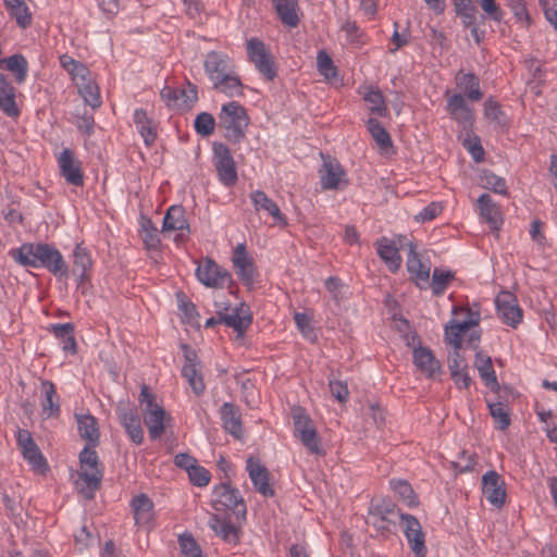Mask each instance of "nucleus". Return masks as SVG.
<instances>
[{
	"mask_svg": "<svg viewBox=\"0 0 557 557\" xmlns=\"http://www.w3.org/2000/svg\"><path fill=\"white\" fill-rule=\"evenodd\" d=\"M9 255L21 265L45 268L57 277L69 276V267L63 256L52 245L25 243L16 249H11Z\"/></svg>",
	"mask_w": 557,
	"mask_h": 557,
	"instance_id": "f257e3e1",
	"label": "nucleus"
},
{
	"mask_svg": "<svg viewBox=\"0 0 557 557\" xmlns=\"http://www.w3.org/2000/svg\"><path fill=\"white\" fill-rule=\"evenodd\" d=\"M139 405L149 437L152 441L160 438L165 431L166 424L171 421V416L157 401L156 395L147 385H143L140 388Z\"/></svg>",
	"mask_w": 557,
	"mask_h": 557,
	"instance_id": "f03ea898",
	"label": "nucleus"
},
{
	"mask_svg": "<svg viewBox=\"0 0 557 557\" xmlns=\"http://www.w3.org/2000/svg\"><path fill=\"white\" fill-rule=\"evenodd\" d=\"M213 513L233 515L235 520H245L247 509L239 491L228 483H221L213 487L211 495Z\"/></svg>",
	"mask_w": 557,
	"mask_h": 557,
	"instance_id": "7ed1b4c3",
	"label": "nucleus"
},
{
	"mask_svg": "<svg viewBox=\"0 0 557 557\" xmlns=\"http://www.w3.org/2000/svg\"><path fill=\"white\" fill-rule=\"evenodd\" d=\"M249 116L246 109L237 101L222 106L219 114V126L224 131L226 139L239 143L246 134Z\"/></svg>",
	"mask_w": 557,
	"mask_h": 557,
	"instance_id": "20e7f679",
	"label": "nucleus"
},
{
	"mask_svg": "<svg viewBox=\"0 0 557 557\" xmlns=\"http://www.w3.org/2000/svg\"><path fill=\"white\" fill-rule=\"evenodd\" d=\"M454 314H461V320L453 319L445 326V339L448 344L453 345L455 350L460 349L462 344V334L470 327L476 325L480 321V313L472 311L469 308H457L453 309Z\"/></svg>",
	"mask_w": 557,
	"mask_h": 557,
	"instance_id": "39448f33",
	"label": "nucleus"
},
{
	"mask_svg": "<svg viewBox=\"0 0 557 557\" xmlns=\"http://www.w3.org/2000/svg\"><path fill=\"white\" fill-rule=\"evenodd\" d=\"M81 474L79 478L86 487H82L83 493L88 491L91 497L92 493L99 487L102 479V470L99 467V459L96 450L86 446L79 454Z\"/></svg>",
	"mask_w": 557,
	"mask_h": 557,
	"instance_id": "423d86ee",
	"label": "nucleus"
},
{
	"mask_svg": "<svg viewBox=\"0 0 557 557\" xmlns=\"http://www.w3.org/2000/svg\"><path fill=\"white\" fill-rule=\"evenodd\" d=\"M213 166L219 181L226 187H232L238 180L235 160L228 147L222 143L213 144Z\"/></svg>",
	"mask_w": 557,
	"mask_h": 557,
	"instance_id": "0eeeda50",
	"label": "nucleus"
},
{
	"mask_svg": "<svg viewBox=\"0 0 557 557\" xmlns=\"http://www.w3.org/2000/svg\"><path fill=\"white\" fill-rule=\"evenodd\" d=\"M246 48L249 61L267 81H272L276 76V69L269 48L258 38L248 39Z\"/></svg>",
	"mask_w": 557,
	"mask_h": 557,
	"instance_id": "6e6552de",
	"label": "nucleus"
},
{
	"mask_svg": "<svg viewBox=\"0 0 557 557\" xmlns=\"http://www.w3.org/2000/svg\"><path fill=\"white\" fill-rule=\"evenodd\" d=\"M16 443L23 458L34 472L44 474L48 471V462L29 431L18 429L16 432Z\"/></svg>",
	"mask_w": 557,
	"mask_h": 557,
	"instance_id": "1a4fd4ad",
	"label": "nucleus"
},
{
	"mask_svg": "<svg viewBox=\"0 0 557 557\" xmlns=\"http://www.w3.org/2000/svg\"><path fill=\"white\" fill-rule=\"evenodd\" d=\"M59 174L72 186L81 187L84 185V171L82 161L76 157L71 148H63L57 156Z\"/></svg>",
	"mask_w": 557,
	"mask_h": 557,
	"instance_id": "9d476101",
	"label": "nucleus"
},
{
	"mask_svg": "<svg viewBox=\"0 0 557 557\" xmlns=\"http://www.w3.org/2000/svg\"><path fill=\"white\" fill-rule=\"evenodd\" d=\"M160 97L169 109L186 111L198 100V91L197 87L190 83H188L187 88H175L165 85L160 91Z\"/></svg>",
	"mask_w": 557,
	"mask_h": 557,
	"instance_id": "9b49d317",
	"label": "nucleus"
},
{
	"mask_svg": "<svg viewBox=\"0 0 557 557\" xmlns=\"http://www.w3.org/2000/svg\"><path fill=\"white\" fill-rule=\"evenodd\" d=\"M162 232L164 234L175 232L174 240L177 244L185 243L190 234V226L186 211L182 206H171L163 218Z\"/></svg>",
	"mask_w": 557,
	"mask_h": 557,
	"instance_id": "f8f14e48",
	"label": "nucleus"
},
{
	"mask_svg": "<svg viewBox=\"0 0 557 557\" xmlns=\"http://www.w3.org/2000/svg\"><path fill=\"white\" fill-rule=\"evenodd\" d=\"M407 246L406 267L410 278L420 289H426L430 285L431 262L419 257L417 246L412 242H409Z\"/></svg>",
	"mask_w": 557,
	"mask_h": 557,
	"instance_id": "ddd939ff",
	"label": "nucleus"
},
{
	"mask_svg": "<svg viewBox=\"0 0 557 557\" xmlns=\"http://www.w3.org/2000/svg\"><path fill=\"white\" fill-rule=\"evenodd\" d=\"M196 277L201 284L212 288H222L231 282V274L210 258L199 262Z\"/></svg>",
	"mask_w": 557,
	"mask_h": 557,
	"instance_id": "4468645a",
	"label": "nucleus"
},
{
	"mask_svg": "<svg viewBox=\"0 0 557 557\" xmlns=\"http://www.w3.org/2000/svg\"><path fill=\"white\" fill-rule=\"evenodd\" d=\"M403 531L407 542L416 557H425V534L419 520L409 513H399Z\"/></svg>",
	"mask_w": 557,
	"mask_h": 557,
	"instance_id": "2eb2a0df",
	"label": "nucleus"
},
{
	"mask_svg": "<svg viewBox=\"0 0 557 557\" xmlns=\"http://www.w3.org/2000/svg\"><path fill=\"white\" fill-rule=\"evenodd\" d=\"M182 349L184 351L182 375L186 379L193 392L196 395H201L206 389V385L201 374L200 360L196 351L187 345H182Z\"/></svg>",
	"mask_w": 557,
	"mask_h": 557,
	"instance_id": "dca6fc26",
	"label": "nucleus"
},
{
	"mask_svg": "<svg viewBox=\"0 0 557 557\" xmlns=\"http://www.w3.org/2000/svg\"><path fill=\"white\" fill-rule=\"evenodd\" d=\"M445 95L447 97L446 110L450 119L465 129L471 127L474 121V113L468 106L462 94L449 95V92L446 91Z\"/></svg>",
	"mask_w": 557,
	"mask_h": 557,
	"instance_id": "f3484780",
	"label": "nucleus"
},
{
	"mask_svg": "<svg viewBox=\"0 0 557 557\" xmlns=\"http://www.w3.org/2000/svg\"><path fill=\"white\" fill-rule=\"evenodd\" d=\"M497 314L504 323L517 327L522 321V310L517 304L516 297L509 292L500 293L495 300Z\"/></svg>",
	"mask_w": 557,
	"mask_h": 557,
	"instance_id": "a211bd4d",
	"label": "nucleus"
},
{
	"mask_svg": "<svg viewBox=\"0 0 557 557\" xmlns=\"http://www.w3.org/2000/svg\"><path fill=\"white\" fill-rule=\"evenodd\" d=\"M203 67L208 78L212 83L234 71L236 65L234 60L226 53L210 51L206 55Z\"/></svg>",
	"mask_w": 557,
	"mask_h": 557,
	"instance_id": "6ab92c4d",
	"label": "nucleus"
},
{
	"mask_svg": "<svg viewBox=\"0 0 557 557\" xmlns=\"http://www.w3.org/2000/svg\"><path fill=\"white\" fill-rule=\"evenodd\" d=\"M482 492L485 498L496 508L503 507L506 500L505 482L494 470L487 471L482 478Z\"/></svg>",
	"mask_w": 557,
	"mask_h": 557,
	"instance_id": "aec40b11",
	"label": "nucleus"
},
{
	"mask_svg": "<svg viewBox=\"0 0 557 557\" xmlns=\"http://www.w3.org/2000/svg\"><path fill=\"white\" fill-rule=\"evenodd\" d=\"M219 321H223L226 326L232 327L237 333L238 337H243L252 322V315L249 309L240 304L231 311L227 309L219 311Z\"/></svg>",
	"mask_w": 557,
	"mask_h": 557,
	"instance_id": "412c9836",
	"label": "nucleus"
},
{
	"mask_svg": "<svg viewBox=\"0 0 557 557\" xmlns=\"http://www.w3.org/2000/svg\"><path fill=\"white\" fill-rule=\"evenodd\" d=\"M233 519H235L233 515L211 513L208 524L214 534L224 542L236 544L239 540V531Z\"/></svg>",
	"mask_w": 557,
	"mask_h": 557,
	"instance_id": "4be33fe9",
	"label": "nucleus"
},
{
	"mask_svg": "<svg viewBox=\"0 0 557 557\" xmlns=\"http://www.w3.org/2000/svg\"><path fill=\"white\" fill-rule=\"evenodd\" d=\"M246 470L256 490L265 497L274 495V490L269 482V471L260 460L250 457L246 461Z\"/></svg>",
	"mask_w": 557,
	"mask_h": 557,
	"instance_id": "5701e85b",
	"label": "nucleus"
},
{
	"mask_svg": "<svg viewBox=\"0 0 557 557\" xmlns=\"http://www.w3.org/2000/svg\"><path fill=\"white\" fill-rule=\"evenodd\" d=\"M232 262L238 277L246 285H251L255 281L256 269L251 257L247 252L245 244H238L235 247Z\"/></svg>",
	"mask_w": 557,
	"mask_h": 557,
	"instance_id": "b1692460",
	"label": "nucleus"
},
{
	"mask_svg": "<svg viewBox=\"0 0 557 557\" xmlns=\"http://www.w3.org/2000/svg\"><path fill=\"white\" fill-rule=\"evenodd\" d=\"M399 516L396 512V507L391 502H383L382 504L375 505L369 511L368 521L376 530L382 532H389L391 525H395L393 517Z\"/></svg>",
	"mask_w": 557,
	"mask_h": 557,
	"instance_id": "393cba45",
	"label": "nucleus"
},
{
	"mask_svg": "<svg viewBox=\"0 0 557 557\" xmlns=\"http://www.w3.org/2000/svg\"><path fill=\"white\" fill-rule=\"evenodd\" d=\"M117 413L128 437L136 445H140L144 441V430L137 410L134 407L120 406Z\"/></svg>",
	"mask_w": 557,
	"mask_h": 557,
	"instance_id": "a878e982",
	"label": "nucleus"
},
{
	"mask_svg": "<svg viewBox=\"0 0 557 557\" xmlns=\"http://www.w3.org/2000/svg\"><path fill=\"white\" fill-rule=\"evenodd\" d=\"M358 91L362 96V99L367 103L371 113L380 117L387 116L388 108L385 98L377 86L363 85L359 87Z\"/></svg>",
	"mask_w": 557,
	"mask_h": 557,
	"instance_id": "bb28decb",
	"label": "nucleus"
},
{
	"mask_svg": "<svg viewBox=\"0 0 557 557\" xmlns=\"http://www.w3.org/2000/svg\"><path fill=\"white\" fill-rule=\"evenodd\" d=\"M476 203L480 216L490 225L491 230H499L503 224V214L499 206L493 201L488 194H482Z\"/></svg>",
	"mask_w": 557,
	"mask_h": 557,
	"instance_id": "cd10ccee",
	"label": "nucleus"
},
{
	"mask_svg": "<svg viewBox=\"0 0 557 557\" xmlns=\"http://www.w3.org/2000/svg\"><path fill=\"white\" fill-rule=\"evenodd\" d=\"M321 186L323 189H338L345 182V171L337 161H324L320 170Z\"/></svg>",
	"mask_w": 557,
	"mask_h": 557,
	"instance_id": "c85d7f7f",
	"label": "nucleus"
},
{
	"mask_svg": "<svg viewBox=\"0 0 557 557\" xmlns=\"http://www.w3.org/2000/svg\"><path fill=\"white\" fill-rule=\"evenodd\" d=\"M376 251L379 257L385 262L392 272H397L401 265V256L399 246L394 239L381 237L376 240Z\"/></svg>",
	"mask_w": 557,
	"mask_h": 557,
	"instance_id": "c756f323",
	"label": "nucleus"
},
{
	"mask_svg": "<svg viewBox=\"0 0 557 557\" xmlns=\"http://www.w3.org/2000/svg\"><path fill=\"white\" fill-rule=\"evenodd\" d=\"M133 122L145 145L147 147L152 146L158 136V127L154 121L144 109L138 108L133 113Z\"/></svg>",
	"mask_w": 557,
	"mask_h": 557,
	"instance_id": "7c9ffc66",
	"label": "nucleus"
},
{
	"mask_svg": "<svg viewBox=\"0 0 557 557\" xmlns=\"http://www.w3.org/2000/svg\"><path fill=\"white\" fill-rule=\"evenodd\" d=\"M220 413L224 430L235 438H242L244 430L239 409L231 403H224Z\"/></svg>",
	"mask_w": 557,
	"mask_h": 557,
	"instance_id": "2f4dec72",
	"label": "nucleus"
},
{
	"mask_svg": "<svg viewBox=\"0 0 557 557\" xmlns=\"http://www.w3.org/2000/svg\"><path fill=\"white\" fill-rule=\"evenodd\" d=\"M9 17L22 28H28L33 23V13L26 0H2Z\"/></svg>",
	"mask_w": 557,
	"mask_h": 557,
	"instance_id": "473e14b6",
	"label": "nucleus"
},
{
	"mask_svg": "<svg viewBox=\"0 0 557 557\" xmlns=\"http://www.w3.org/2000/svg\"><path fill=\"white\" fill-rule=\"evenodd\" d=\"M250 200L257 211H265L273 220L282 225H287L286 216L281 212L278 206L262 190H255L250 194Z\"/></svg>",
	"mask_w": 557,
	"mask_h": 557,
	"instance_id": "72a5a7b5",
	"label": "nucleus"
},
{
	"mask_svg": "<svg viewBox=\"0 0 557 557\" xmlns=\"http://www.w3.org/2000/svg\"><path fill=\"white\" fill-rule=\"evenodd\" d=\"M23 98V94L2 77V113L16 120L21 114L20 102Z\"/></svg>",
	"mask_w": 557,
	"mask_h": 557,
	"instance_id": "f704fd0d",
	"label": "nucleus"
},
{
	"mask_svg": "<svg viewBox=\"0 0 557 557\" xmlns=\"http://www.w3.org/2000/svg\"><path fill=\"white\" fill-rule=\"evenodd\" d=\"M282 24L295 28L300 22V9L297 0H272Z\"/></svg>",
	"mask_w": 557,
	"mask_h": 557,
	"instance_id": "c9c22d12",
	"label": "nucleus"
},
{
	"mask_svg": "<svg viewBox=\"0 0 557 557\" xmlns=\"http://www.w3.org/2000/svg\"><path fill=\"white\" fill-rule=\"evenodd\" d=\"M459 94L471 101H480L483 92L480 88V79L473 73H465L459 71L455 76Z\"/></svg>",
	"mask_w": 557,
	"mask_h": 557,
	"instance_id": "e433bc0d",
	"label": "nucleus"
},
{
	"mask_svg": "<svg viewBox=\"0 0 557 557\" xmlns=\"http://www.w3.org/2000/svg\"><path fill=\"white\" fill-rule=\"evenodd\" d=\"M448 369L450 376L458 388H469L472 381L468 372V364L460 355V351H454L448 361Z\"/></svg>",
	"mask_w": 557,
	"mask_h": 557,
	"instance_id": "4c0bfd02",
	"label": "nucleus"
},
{
	"mask_svg": "<svg viewBox=\"0 0 557 557\" xmlns=\"http://www.w3.org/2000/svg\"><path fill=\"white\" fill-rule=\"evenodd\" d=\"M413 363L428 377L434 376L441 369V364L433 352L422 346L413 349Z\"/></svg>",
	"mask_w": 557,
	"mask_h": 557,
	"instance_id": "58836bf2",
	"label": "nucleus"
},
{
	"mask_svg": "<svg viewBox=\"0 0 557 557\" xmlns=\"http://www.w3.org/2000/svg\"><path fill=\"white\" fill-rule=\"evenodd\" d=\"M132 508L135 523L139 527H146L153 520V503L145 494L133 498Z\"/></svg>",
	"mask_w": 557,
	"mask_h": 557,
	"instance_id": "ea45409f",
	"label": "nucleus"
},
{
	"mask_svg": "<svg viewBox=\"0 0 557 557\" xmlns=\"http://www.w3.org/2000/svg\"><path fill=\"white\" fill-rule=\"evenodd\" d=\"M2 67L11 73L14 82L18 85L24 84L28 76V62L21 53L2 58Z\"/></svg>",
	"mask_w": 557,
	"mask_h": 557,
	"instance_id": "a19ab883",
	"label": "nucleus"
},
{
	"mask_svg": "<svg viewBox=\"0 0 557 557\" xmlns=\"http://www.w3.org/2000/svg\"><path fill=\"white\" fill-rule=\"evenodd\" d=\"M40 392H41V407L44 413L47 414V417H55L60 413V404H59V396L55 391V386L50 381H41L40 384Z\"/></svg>",
	"mask_w": 557,
	"mask_h": 557,
	"instance_id": "79ce46f5",
	"label": "nucleus"
},
{
	"mask_svg": "<svg viewBox=\"0 0 557 557\" xmlns=\"http://www.w3.org/2000/svg\"><path fill=\"white\" fill-rule=\"evenodd\" d=\"M212 85L215 90L228 97L242 96L244 90V85L236 72V69L212 82Z\"/></svg>",
	"mask_w": 557,
	"mask_h": 557,
	"instance_id": "37998d69",
	"label": "nucleus"
},
{
	"mask_svg": "<svg viewBox=\"0 0 557 557\" xmlns=\"http://www.w3.org/2000/svg\"><path fill=\"white\" fill-rule=\"evenodd\" d=\"M92 260L89 250L78 244L73 250V273L83 282L91 269Z\"/></svg>",
	"mask_w": 557,
	"mask_h": 557,
	"instance_id": "c03bdc74",
	"label": "nucleus"
},
{
	"mask_svg": "<svg viewBox=\"0 0 557 557\" xmlns=\"http://www.w3.org/2000/svg\"><path fill=\"white\" fill-rule=\"evenodd\" d=\"M79 435L86 440L92 447L99 442V428L96 418L91 414L76 416Z\"/></svg>",
	"mask_w": 557,
	"mask_h": 557,
	"instance_id": "a18cd8bd",
	"label": "nucleus"
},
{
	"mask_svg": "<svg viewBox=\"0 0 557 557\" xmlns=\"http://www.w3.org/2000/svg\"><path fill=\"white\" fill-rule=\"evenodd\" d=\"M51 332L61 341L62 349L72 355L76 354V341L74 337V326L71 323L52 324Z\"/></svg>",
	"mask_w": 557,
	"mask_h": 557,
	"instance_id": "49530a36",
	"label": "nucleus"
},
{
	"mask_svg": "<svg viewBox=\"0 0 557 557\" xmlns=\"http://www.w3.org/2000/svg\"><path fill=\"white\" fill-rule=\"evenodd\" d=\"M474 364L486 386H490L491 388L498 386L491 357L483 352H478L475 355Z\"/></svg>",
	"mask_w": 557,
	"mask_h": 557,
	"instance_id": "de8ad7c7",
	"label": "nucleus"
},
{
	"mask_svg": "<svg viewBox=\"0 0 557 557\" xmlns=\"http://www.w3.org/2000/svg\"><path fill=\"white\" fill-rule=\"evenodd\" d=\"M367 127L372 138L382 152H387L392 147V138L381 122L374 117L367 121Z\"/></svg>",
	"mask_w": 557,
	"mask_h": 557,
	"instance_id": "09e8293b",
	"label": "nucleus"
},
{
	"mask_svg": "<svg viewBox=\"0 0 557 557\" xmlns=\"http://www.w3.org/2000/svg\"><path fill=\"white\" fill-rule=\"evenodd\" d=\"M454 278L455 273L453 271L435 268L429 287L432 289L433 295L441 296L445 293Z\"/></svg>",
	"mask_w": 557,
	"mask_h": 557,
	"instance_id": "8fccbe9b",
	"label": "nucleus"
},
{
	"mask_svg": "<svg viewBox=\"0 0 557 557\" xmlns=\"http://www.w3.org/2000/svg\"><path fill=\"white\" fill-rule=\"evenodd\" d=\"M60 63L62 67L72 76L75 84L82 81H86L88 77V69L83 63L74 60L72 57L67 54L61 55Z\"/></svg>",
	"mask_w": 557,
	"mask_h": 557,
	"instance_id": "3c124183",
	"label": "nucleus"
},
{
	"mask_svg": "<svg viewBox=\"0 0 557 557\" xmlns=\"http://www.w3.org/2000/svg\"><path fill=\"white\" fill-rule=\"evenodd\" d=\"M76 86L87 104H89L91 108H99L101 106L99 88L94 82L88 79V77L86 81L77 83Z\"/></svg>",
	"mask_w": 557,
	"mask_h": 557,
	"instance_id": "603ef678",
	"label": "nucleus"
},
{
	"mask_svg": "<svg viewBox=\"0 0 557 557\" xmlns=\"http://www.w3.org/2000/svg\"><path fill=\"white\" fill-rule=\"evenodd\" d=\"M297 438L301 442V444L307 448V450L310 454L317 456L325 455V450L322 447L321 438L318 434L315 425L298 435Z\"/></svg>",
	"mask_w": 557,
	"mask_h": 557,
	"instance_id": "864d4df0",
	"label": "nucleus"
},
{
	"mask_svg": "<svg viewBox=\"0 0 557 557\" xmlns=\"http://www.w3.org/2000/svg\"><path fill=\"white\" fill-rule=\"evenodd\" d=\"M290 414L294 424V435L297 437L308 429L314 426V422L307 413L306 409L300 406H294L290 409Z\"/></svg>",
	"mask_w": 557,
	"mask_h": 557,
	"instance_id": "5fc2aeb1",
	"label": "nucleus"
},
{
	"mask_svg": "<svg viewBox=\"0 0 557 557\" xmlns=\"http://www.w3.org/2000/svg\"><path fill=\"white\" fill-rule=\"evenodd\" d=\"M140 235L148 249H158L160 246L159 231L150 219H144L140 224Z\"/></svg>",
	"mask_w": 557,
	"mask_h": 557,
	"instance_id": "6e6d98bb",
	"label": "nucleus"
},
{
	"mask_svg": "<svg viewBox=\"0 0 557 557\" xmlns=\"http://www.w3.org/2000/svg\"><path fill=\"white\" fill-rule=\"evenodd\" d=\"M392 490L400 497V499L409 507L418 504L417 497L410 484L403 480H391Z\"/></svg>",
	"mask_w": 557,
	"mask_h": 557,
	"instance_id": "4d7b16f0",
	"label": "nucleus"
},
{
	"mask_svg": "<svg viewBox=\"0 0 557 557\" xmlns=\"http://www.w3.org/2000/svg\"><path fill=\"white\" fill-rule=\"evenodd\" d=\"M481 184L483 188L492 190L499 195H507V184L505 178L494 174L491 171H484L481 175Z\"/></svg>",
	"mask_w": 557,
	"mask_h": 557,
	"instance_id": "13d9d810",
	"label": "nucleus"
},
{
	"mask_svg": "<svg viewBox=\"0 0 557 557\" xmlns=\"http://www.w3.org/2000/svg\"><path fill=\"white\" fill-rule=\"evenodd\" d=\"M488 409L499 430L504 431L510 425V417L507 405L500 401L491 403L488 404Z\"/></svg>",
	"mask_w": 557,
	"mask_h": 557,
	"instance_id": "bf43d9fd",
	"label": "nucleus"
},
{
	"mask_svg": "<svg viewBox=\"0 0 557 557\" xmlns=\"http://www.w3.org/2000/svg\"><path fill=\"white\" fill-rule=\"evenodd\" d=\"M317 67L319 73L327 81L337 76V69L331 57L324 50H320L317 54Z\"/></svg>",
	"mask_w": 557,
	"mask_h": 557,
	"instance_id": "052dcab7",
	"label": "nucleus"
},
{
	"mask_svg": "<svg viewBox=\"0 0 557 557\" xmlns=\"http://www.w3.org/2000/svg\"><path fill=\"white\" fill-rule=\"evenodd\" d=\"M194 126L198 135L207 137L214 132L215 120L212 114L208 112H201L196 116Z\"/></svg>",
	"mask_w": 557,
	"mask_h": 557,
	"instance_id": "680f3d73",
	"label": "nucleus"
},
{
	"mask_svg": "<svg viewBox=\"0 0 557 557\" xmlns=\"http://www.w3.org/2000/svg\"><path fill=\"white\" fill-rule=\"evenodd\" d=\"M178 544L181 552L185 557H203L200 546L191 534L181 535L178 537Z\"/></svg>",
	"mask_w": 557,
	"mask_h": 557,
	"instance_id": "e2e57ef3",
	"label": "nucleus"
},
{
	"mask_svg": "<svg viewBox=\"0 0 557 557\" xmlns=\"http://www.w3.org/2000/svg\"><path fill=\"white\" fill-rule=\"evenodd\" d=\"M484 115L496 125H503L505 123V114L499 103L492 98L487 99L484 103Z\"/></svg>",
	"mask_w": 557,
	"mask_h": 557,
	"instance_id": "0e129e2a",
	"label": "nucleus"
},
{
	"mask_svg": "<svg viewBox=\"0 0 557 557\" xmlns=\"http://www.w3.org/2000/svg\"><path fill=\"white\" fill-rule=\"evenodd\" d=\"M476 461L473 454L462 450L456 460L451 462V467L459 473L469 472L474 469Z\"/></svg>",
	"mask_w": 557,
	"mask_h": 557,
	"instance_id": "69168bd1",
	"label": "nucleus"
},
{
	"mask_svg": "<svg viewBox=\"0 0 557 557\" xmlns=\"http://www.w3.org/2000/svg\"><path fill=\"white\" fill-rule=\"evenodd\" d=\"M188 476L190 482L199 487L207 486L211 479L210 472L198 463L188 472Z\"/></svg>",
	"mask_w": 557,
	"mask_h": 557,
	"instance_id": "338daca9",
	"label": "nucleus"
},
{
	"mask_svg": "<svg viewBox=\"0 0 557 557\" xmlns=\"http://www.w3.org/2000/svg\"><path fill=\"white\" fill-rule=\"evenodd\" d=\"M443 210V207L438 202H431L424 207L417 215L416 221L429 222L434 220Z\"/></svg>",
	"mask_w": 557,
	"mask_h": 557,
	"instance_id": "774afa93",
	"label": "nucleus"
}]
</instances>
